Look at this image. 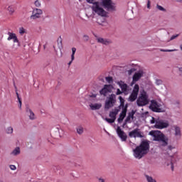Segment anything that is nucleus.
<instances>
[{
  "mask_svg": "<svg viewBox=\"0 0 182 182\" xmlns=\"http://www.w3.org/2000/svg\"><path fill=\"white\" fill-rule=\"evenodd\" d=\"M102 6L107 11H114L116 6H114V3L112 0H102Z\"/></svg>",
  "mask_w": 182,
  "mask_h": 182,
  "instance_id": "nucleus-7",
  "label": "nucleus"
},
{
  "mask_svg": "<svg viewBox=\"0 0 182 182\" xmlns=\"http://www.w3.org/2000/svg\"><path fill=\"white\" fill-rule=\"evenodd\" d=\"M23 33H25V28H23V27H21L19 28V34L20 35H23Z\"/></svg>",
  "mask_w": 182,
  "mask_h": 182,
  "instance_id": "nucleus-40",
  "label": "nucleus"
},
{
  "mask_svg": "<svg viewBox=\"0 0 182 182\" xmlns=\"http://www.w3.org/2000/svg\"><path fill=\"white\" fill-rule=\"evenodd\" d=\"M150 151V141L145 139L141 141L139 146L133 149L135 159L140 160Z\"/></svg>",
  "mask_w": 182,
  "mask_h": 182,
  "instance_id": "nucleus-1",
  "label": "nucleus"
},
{
  "mask_svg": "<svg viewBox=\"0 0 182 182\" xmlns=\"http://www.w3.org/2000/svg\"><path fill=\"white\" fill-rule=\"evenodd\" d=\"M119 100L120 101V106H122V107H124V99H123L122 96H119Z\"/></svg>",
  "mask_w": 182,
  "mask_h": 182,
  "instance_id": "nucleus-27",
  "label": "nucleus"
},
{
  "mask_svg": "<svg viewBox=\"0 0 182 182\" xmlns=\"http://www.w3.org/2000/svg\"><path fill=\"white\" fill-rule=\"evenodd\" d=\"M7 134H12L14 133V128L12 127H7L6 130Z\"/></svg>",
  "mask_w": 182,
  "mask_h": 182,
  "instance_id": "nucleus-25",
  "label": "nucleus"
},
{
  "mask_svg": "<svg viewBox=\"0 0 182 182\" xmlns=\"http://www.w3.org/2000/svg\"><path fill=\"white\" fill-rule=\"evenodd\" d=\"M176 49L168 50V49H160L161 52H176Z\"/></svg>",
  "mask_w": 182,
  "mask_h": 182,
  "instance_id": "nucleus-33",
  "label": "nucleus"
},
{
  "mask_svg": "<svg viewBox=\"0 0 182 182\" xmlns=\"http://www.w3.org/2000/svg\"><path fill=\"white\" fill-rule=\"evenodd\" d=\"M178 69L179 72L181 73V74H180V76H182V67H178Z\"/></svg>",
  "mask_w": 182,
  "mask_h": 182,
  "instance_id": "nucleus-53",
  "label": "nucleus"
},
{
  "mask_svg": "<svg viewBox=\"0 0 182 182\" xmlns=\"http://www.w3.org/2000/svg\"><path fill=\"white\" fill-rule=\"evenodd\" d=\"M129 107V105L126 104L124 105V107H122V110H124V112H127V108Z\"/></svg>",
  "mask_w": 182,
  "mask_h": 182,
  "instance_id": "nucleus-45",
  "label": "nucleus"
},
{
  "mask_svg": "<svg viewBox=\"0 0 182 182\" xmlns=\"http://www.w3.org/2000/svg\"><path fill=\"white\" fill-rule=\"evenodd\" d=\"M174 131H175V136L176 140H180L181 139V129L180 127L174 126Z\"/></svg>",
  "mask_w": 182,
  "mask_h": 182,
  "instance_id": "nucleus-13",
  "label": "nucleus"
},
{
  "mask_svg": "<svg viewBox=\"0 0 182 182\" xmlns=\"http://www.w3.org/2000/svg\"><path fill=\"white\" fill-rule=\"evenodd\" d=\"M76 53V48L73 47L72 48V55H71V59L72 60H75V54Z\"/></svg>",
  "mask_w": 182,
  "mask_h": 182,
  "instance_id": "nucleus-26",
  "label": "nucleus"
},
{
  "mask_svg": "<svg viewBox=\"0 0 182 182\" xmlns=\"http://www.w3.org/2000/svg\"><path fill=\"white\" fill-rule=\"evenodd\" d=\"M77 133L78 134H82L83 133V128L80 127L77 128Z\"/></svg>",
  "mask_w": 182,
  "mask_h": 182,
  "instance_id": "nucleus-35",
  "label": "nucleus"
},
{
  "mask_svg": "<svg viewBox=\"0 0 182 182\" xmlns=\"http://www.w3.org/2000/svg\"><path fill=\"white\" fill-rule=\"evenodd\" d=\"M57 43H58V46L59 49H62L63 46H62V37L61 36H60L58 38Z\"/></svg>",
  "mask_w": 182,
  "mask_h": 182,
  "instance_id": "nucleus-24",
  "label": "nucleus"
},
{
  "mask_svg": "<svg viewBox=\"0 0 182 182\" xmlns=\"http://www.w3.org/2000/svg\"><path fill=\"white\" fill-rule=\"evenodd\" d=\"M31 112H32V109H30L29 107H26V112L27 113H31Z\"/></svg>",
  "mask_w": 182,
  "mask_h": 182,
  "instance_id": "nucleus-52",
  "label": "nucleus"
},
{
  "mask_svg": "<svg viewBox=\"0 0 182 182\" xmlns=\"http://www.w3.org/2000/svg\"><path fill=\"white\" fill-rule=\"evenodd\" d=\"M147 114H149V112H145V113H143V114H142V117H144V116H146V115H147Z\"/></svg>",
  "mask_w": 182,
  "mask_h": 182,
  "instance_id": "nucleus-58",
  "label": "nucleus"
},
{
  "mask_svg": "<svg viewBox=\"0 0 182 182\" xmlns=\"http://www.w3.org/2000/svg\"><path fill=\"white\" fill-rule=\"evenodd\" d=\"M97 41L98 43H102V45H109L110 43V41H107V39H105L103 38H97Z\"/></svg>",
  "mask_w": 182,
  "mask_h": 182,
  "instance_id": "nucleus-18",
  "label": "nucleus"
},
{
  "mask_svg": "<svg viewBox=\"0 0 182 182\" xmlns=\"http://www.w3.org/2000/svg\"><path fill=\"white\" fill-rule=\"evenodd\" d=\"M173 105H174L175 106H176V107H178V109H180V100H175L173 102Z\"/></svg>",
  "mask_w": 182,
  "mask_h": 182,
  "instance_id": "nucleus-32",
  "label": "nucleus"
},
{
  "mask_svg": "<svg viewBox=\"0 0 182 182\" xmlns=\"http://www.w3.org/2000/svg\"><path fill=\"white\" fill-rule=\"evenodd\" d=\"M92 11L100 16H107V12L103 8L100 7L99 2L93 3Z\"/></svg>",
  "mask_w": 182,
  "mask_h": 182,
  "instance_id": "nucleus-5",
  "label": "nucleus"
},
{
  "mask_svg": "<svg viewBox=\"0 0 182 182\" xmlns=\"http://www.w3.org/2000/svg\"><path fill=\"white\" fill-rule=\"evenodd\" d=\"M156 122H157V120H156L154 117H152V119L150 121V123L151 124H154V123L156 124Z\"/></svg>",
  "mask_w": 182,
  "mask_h": 182,
  "instance_id": "nucleus-47",
  "label": "nucleus"
},
{
  "mask_svg": "<svg viewBox=\"0 0 182 182\" xmlns=\"http://www.w3.org/2000/svg\"><path fill=\"white\" fill-rule=\"evenodd\" d=\"M149 135L154 137V141H161V146L164 147L168 144V137L159 130L149 132Z\"/></svg>",
  "mask_w": 182,
  "mask_h": 182,
  "instance_id": "nucleus-2",
  "label": "nucleus"
},
{
  "mask_svg": "<svg viewBox=\"0 0 182 182\" xmlns=\"http://www.w3.org/2000/svg\"><path fill=\"white\" fill-rule=\"evenodd\" d=\"M43 14V11H42V9H34L32 12V15L30 16L31 19H38L41 18V15Z\"/></svg>",
  "mask_w": 182,
  "mask_h": 182,
  "instance_id": "nucleus-11",
  "label": "nucleus"
},
{
  "mask_svg": "<svg viewBox=\"0 0 182 182\" xmlns=\"http://www.w3.org/2000/svg\"><path fill=\"white\" fill-rule=\"evenodd\" d=\"M180 49L182 50V44L180 46Z\"/></svg>",
  "mask_w": 182,
  "mask_h": 182,
  "instance_id": "nucleus-64",
  "label": "nucleus"
},
{
  "mask_svg": "<svg viewBox=\"0 0 182 182\" xmlns=\"http://www.w3.org/2000/svg\"><path fill=\"white\" fill-rule=\"evenodd\" d=\"M149 109L155 113H166V107L154 100L151 101Z\"/></svg>",
  "mask_w": 182,
  "mask_h": 182,
  "instance_id": "nucleus-3",
  "label": "nucleus"
},
{
  "mask_svg": "<svg viewBox=\"0 0 182 182\" xmlns=\"http://www.w3.org/2000/svg\"><path fill=\"white\" fill-rule=\"evenodd\" d=\"M34 5H36L37 8H39V6H41V1H39V0H36L34 3Z\"/></svg>",
  "mask_w": 182,
  "mask_h": 182,
  "instance_id": "nucleus-43",
  "label": "nucleus"
},
{
  "mask_svg": "<svg viewBox=\"0 0 182 182\" xmlns=\"http://www.w3.org/2000/svg\"><path fill=\"white\" fill-rule=\"evenodd\" d=\"M128 122H126V119L124 120V122L122 125V127H124V126H126Z\"/></svg>",
  "mask_w": 182,
  "mask_h": 182,
  "instance_id": "nucleus-59",
  "label": "nucleus"
},
{
  "mask_svg": "<svg viewBox=\"0 0 182 182\" xmlns=\"http://www.w3.org/2000/svg\"><path fill=\"white\" fill-rule=\"evenodd\" d=\"M144 72L140 70L138 72L135 73L132 77V82H131V86H133L136 82H139L141 77H143Z\"/></svg>",
  "mask_w": 182,
  "mask_h": 182,
  "instance_id": "nucleus-10",
  "label": "nucleus"
},
{
  "mask_svg": "<svg viewBox=\"0 0 182 182\" xmlns=\"http://www.w3.org/2000/svg\"><path fill=\"white\" fill-rule=\"evenodd\" d=\"M168 150H173V149H174V147H173L171 145L168 146Z\"/></svg>",
  "mask_w": 182,
  "mask_h": 182,
  "instance_id": "nucleus-56",
  "label": "nucleus"
},
{
  "mask_svg": "<svg viewBox=\"0 0 182 182\" xmlns=\"http://www.w3.org/2000/svg\"><path fill=\"white\" fill-rule=\"evenodd\" d=\"M9 37L7 38V41H11L13 39L14 43L19 42V40H18V37H16V34L14 33L9 32L8 33Z\"/></svg>",
  "mask_w": 182,
  "mask_h": 182,
  "instance_id": "nucleus-14",
  "label": "nucleus"
},
{
  "mask_svg": "<svg viewBox=\"0 0 182 182\" xmlns=\"http://www.w3.org/2000/svg\"><path fill=\"white\" fill-rule=\"evenodd\" d=\"M156 8H157V9H159V11H161L162 12H166V9H164L163 6H161L159 4L156 5Z\"/></svg>",
  "mask_w": 182,
  "mask_h": 182,
  "instance_id": "nucleus-29",
  "label": "nucleus"
},
{
  "mask_svg": "<svg viewBox=\"0 0 182 182\" xmlns=\"http://www.w3.org/2000/svg\"><path fill=\"white\" fill-rule=\"evenodd\" d=\"M14 87L16 89V95L17 96V99H18V103H19L18 107H19V109H22V100H21V98L19 97V93H18V89L16 88V86L14 85Z\"/></svg>",
  "mask_w": 182,
  "mask_h": 182,
  "instance_id": "nucleus-20",
  "label": "nucleus"
},
{
  "mask_svg": "<svg viewBox=\"0 0 182 182\" xmlns=\"http://www.w3.org/2000/svg\"><path fill=\"white\" fill-rule=\"evenodd\" d=\"M107 85H105L104 87L100 91V95H103V96H106L107 93H109V90H107Z\"/></svg>",
  "mask_w": 182,
  "mask_h": 182,
  "instance_id": "nucleus-22",
  "label": "nucleus"
},
{
  "mask_svg": "<svg viewBox=\"0 0 182 182\" xmlns=\"http://www.w3.org/2000/svg\"><path fill=\"white\" fill-rule=\"evenodd\" d=\"M117 133L119 137L121 139L122 141H126V140H127V134H126L124 131L122 130L120 127H117Z\"/></svg>",
  "mask_w": 182,
  "mask_h": 182,
  "instance_id": "nucleus-12",
  "label": "nucleus"
},
{
  "mask_svg": "<svg viewBox=\"0 0 182 182\" xmlns=\"http://www.w3.org/2000/svg\"><path fill=\"white\" fill-rule=\"evenodd\" d=\"M117 85H119L122 92H127V84L124 83L123 81H120L117 82Z\"/></svg>",
  "mask_w": 182,
  "mask_h": 182,
  "instance_id": "nucleus-16",
  "label": "nucleus"
},
{
  "mask_svg": "<svg viewBox=\"0 0 182 182\" xmlns=\"http://www.w3.org/2000/svg\"><path fill=\"white\" fill-rule=\"evenodd\" d=\"M122 93H123V92H122V91L120 90V89H117V92H116V95H122Z\"/></svg>",
  "mask_w": 182,
  "mask_h": 182,
  "instance_id": "nucleus-49",
  "label": "nucleus"
},
{
  "mask_svg": "<svg viewBox=\"0 0 182 182\" xmlns=\"http://www.w3.org/2000/svg\"><path fill=\"white\" fill-rule=\"evenodd\" d=\"M147 8H148V9H150V0H148Z\"/></svg>",
  "mask_w": 182,
  "mask_h": 182,
  "instance_id": "nucleus-54",
  "label": "nucleus"
},
{
  "mask_svg": "<svg viewBox=\"0 0 182 182\" xmlns=\"http://www.w3.org/2000/svg\"><path fill=\"white\" fill-rule=\"evenodd\" d=\"M138 94H136L134 92H132L128 98V102H133L137 99Z\"/></svg>",
  "mask_w": 182,
  "mask_h": 182,
  "instance_id": "nucleus-17",
  "label": "nucleus"
},
{
  "mask_svg": "<svg viewBox=\"0 0 182 182\" xmlns=\"http://www.w3.org/2000/svg\"><path fill=\"white\" fill-rule=\"evenodd\" d=\"M82 39H83L84 42H88L89 39H90V37L87 35H84L82 36Z\"/></svg>",
  "mask_w": 182,
  "mask_h": 182,
  "instance_id": "nucleus-37",
  "label": "nucleus"
},
{
  "mask_svg": "<svg viewBox=\"0 0 182 182\" xmlns=\"http://www.w3.org/2000/svg\"><path fill=\"white\" fill-rule=\"evenodd\" d=\"M139 90H140V87H139V85L136 84L134 87L133 90H132V93H135L136 95H139Z\"/></svg>",
  "mask_w": 182,
  "mask_h": 182,
  "instance_id": "nucleus-23",
  "label": "nucleus"
},
{
  "mask_svg": "<svg viewBox=\"0 0 182 182\" xmlns=\"http://www.w3.org/2000/svg\"><path fill=\"white\" fill-rule=\"evenodd\" d=\"M7 10L9 11V12H10L11 14H14V12H15V9H14V7L12 6H10L7 8Z\"/></svg>",
  "mask_w": 182,
  "mask_h": 182,
  "instance_id": "nucleus-30",
  "label": "nucleus"
},
{
  "mask_svg": "<svg viewBox=\"0 0 182 182\" xmlns=\"http://www.w3.org/2000/svg\"><path fill=\"white\" fill-rule=\"evenodd\" d=\"M176 2H182V0H176Z\"/></svg>",
  "mask_w": 182,
  "mask_h": 182,
  "instance_id": "nucleus-63",
  "label": "nucleus"
},
{
  "mask_svg": "<svg viewBox=\"0 0 182 182\" xmlns=\"http://www.w3.org/2000/svg\"><path fill=\"white\" fill-rule=\"evenodd\" d=\"M88 4H93V0H86Z\"/></svg>",
  "mask_w": 182,
  "mask_h": 182,
  "instance_id": "nucleus-57",
  "label": "nucleus"
},
{
  "mask_svg": "<svg viewBox=\"0 0 182 182\" xmlns=\"http://www.w3.org/2000/svg\"><path fill=\"white\" fill-rule=\"evenodd\" d=\"M149 95H147L146 92H144L141 93L140 96L138 97L136 105L140 107L149 105Z\"/></svg>",
  "mask_w": 182,
  "mask_h": 182,
  "instance_id": "nucleus-4",
  "label": "nucleus"
},
{
  "mask_svg": "<svg viewBox=\"0 0 182 182\" xmlns=\"http://www.w3.org/2000/svg\"><path fill=\"white\" fill-rule=\"evenodd\" d=\"M126 114H127V112L122 109V112L119 114V117H122V119H124V117H126Z\"/></svg>",
  "mask_w": 182,
  "mask_h": 182,
  "instance_id": "nucleus-28",
  "label": "nucleus"
},
{
  "mask_svg": "<svg viewBox=\"0 0 182 182\" xmlns=\"http://www.w3.org/2000/svg\"><path fill=\"white\" fill-rule=\"evenodd\" d=\"M129 136L131 138H139V139H143L144 136H143V133L140 131L139 128H136L135 129L129 132Z\"/></svg>",
  "mask_w": 182,
  "mask_h": 182,
  "instance_id": "nucleus-9",
  "label": "nucleus"
},
{
  "mask_svg": "<svg viewBox=\"0 0 182 182\" xmlns=\"http://www.w3.org/2000/svg\"><path fill=\"white\" fill-rule=\"evenodd\" d=\"M169 124L168 121L167 120H163V119H156L155 127L156 129H167L168 127Z\"/></svg>",
  "mask_w": 182,
  "mask_h": 182,
  "instance_id": "nucleus-8",
  "label": "nucleus"
},
{
  "mask_svg": "<svg viewBox=\"0 0 182 182\" xmlns=\"http://www.w3.org/2000/svg\"><path fill=\"white\" fill-rule=\"evenodd\" d=\"M120 109H122V106H120V105H119V106L118 107L117 110H120Z\"/></svg>",
  "mask_w": 182,
  "mask_h": 182,
  "instance_id": "nucleus-62",
  "label": "nucleus"
},
{
  "mask_svg": "<svg viewBox=\"0 0 182 182\" xmlns=\"http://www.w3.org/2000/svg\"><path fill=\"white\" fill-rule=\"evenodd\" d=\"M98 181L99 182H105V179L102 178H98Z\"/></svg>",
  "mask_w": 182,
  "mask_h": 182,
  "instance_id": "nucleus-55",
  "label": "nucleus"
},
{
  "mask_svg": "<svg viewBox=\"0 0 182 182\" xmlns=\"http://www.w3.org/2000/svg\"><path fill=\"white\" fill-rule=\"evenodd\" d=\"M105 120L107 122V123H114V119L112 118H105Z\"/></svg>",
  "mask_w": 182,
  "mask_h": 182,
  "instance_id": "nucleus-34",
  "label": "nucleus"
},
{
  "mask_svg": "<svg viewBox=\"0 0 182 182\" xmlns=\"http://www.w3.org/2000/svg\"><path fill=\"white\" fill-rule=\"evenodd\" d=\"M171 170L173 171V170H174V165L173 164V160H171Z\"/></svg>",
  "mask_w": 182,
  "mask_h": 182,
  "instance_id": "nucleus-51",
  "label": "nucleus"
},
{
  "mask_svg": "<svg viewBox=\"0 0 182 182\" xmlns=\"http://www.w3.org/2000/svg\"><path fill=\"white\" fill-rule=\"evenodd\" d=\"M9 168L13 171L16 170V166L15 165H10Z\"/></svg>",
  "mask_w": 182,
  "mask_h": 182,
  "instance_id": "nucleus-48",
  "label": "nucleus"
},
{
  "mask_svg": "<svg viewBox=\"0 0 182 182\" xmlns=\"http://www.w3.org/2000/svg\"><path fill=\"white\" fill-rule=\"evenodd\" d=\"M90 108H91V110H99V109H100V107H102V104H98V103H96V104H91L90 105Z\"/></svg>",
  "mask_w": 182,
  "mask_h": 182,
  "instance_id": "nucleus-19",
  "label": "nucleus"
},
{
  "mask_svg": "<svg viewBox=\"0 0 182 182\" xmlns=\"http://www.w3.org/2000/svg\"><path fill=\"white\" fill-rule=\"evenodd\" d=\"M124 119V118H122V117H119L118 118V119H117L118 120V123H122V122H123Z\"/></svg>",
  "mask_w": 182,
  "mask_h": 182,
  "instance_id": "nucleus-50",
  "label": "nucleus"
},
{
  "mask_svg": "<svg viewBox=\"0 0 182 182\" xmlns=\"http://www.w3.org/2000/svg\"><path fill=\"white\" fill-rule=\"evenodd\" d=\"M105 80H107L109 83H112L113 82V77H106Z\"/></svg>",
  "mask_w": 182,
  "mask_h": 182,
  "instance_id": "nucleus-39",
  "label": "nucleus"
},
{
  "mask_svg": "<svg viewBox=\"0 0 182 182\" xmlns=\"http://www.w3.org/2000/svg\"><path fill=\"white\" fill-rule=\"evenodd\" d=\"M90 97H96V94H92V95H90Z\"/></svg>",
  "mask_w": 182,
  "mask_h": 182,
  "instance_id": "nucleus-61",
  "label": "nucleus"
},
{
  "mask_svg": "<svg viewBox=\"0 0 182 182\" xmlns=\"http://www.w3.org/2000/svg\"><path fill=\"white\" fill-rule=\"evenodd\" d=\"M134 72H136V68H131L129 70H128V75H132V73H134Z\"/></svg>",
  "mask_w": 182,
  "mask_h": 182,
  "instance_id": "nucleus-42",
  "label": "nucleus"
},
{
  "mask_svg": "<svg viewBox=\"0 0 182 182\" xmlns=\"http://www.w3.org/2000/svg\"><path fill=\"white\" fill-rule=\"evenodd\" d=\"M178 36H180V34L173 35L171 37L170 41H174V39H176V38H178Z\"/></svg>",
  "mask_w": 182,
  "mask_h": 182,
  "instance_id": "nucleus-44",
  "label": "nucleus"
},
{
  "mask_svg": "<svg viewBox=\"0 0 182 182\" xmlns=\"http://www.w3.org/2000/svg\"><path fill=\"white\" fill-rule=\"evenodd\" d=\"M21 154V148L16 147L14 151L11 153V156H18Z\"/></svg>",
  "mask_w": 182,
  "mask_h": 182,
  "instance_id": "nucleus-21",
  "label": "nucleus"
},
{
  "mask_svg": "<svg viewBox=\"0 0 182 182\" xmlns=\"http://www.w3.org/2000/svg\"><path fill=\"white\" fill-rule=\"evenodd\" d=\"M109 117H111L112 119H114V120H116V114H114L113 112H110Z\"/></svg>",
  "mask_w": 182,
  "mask_h": 182,
  "instance_id": "nucleus-38",
  "label": "nucleus"
},
{
  "mask_svg": "<svg viewBox=\"0 0 182 182\" xmlns=\"http://www.w3.org/2000/svg\"><path fill=\"white\" fill-rule=\"evenodd\" d=\"M134 114H136V111L134 110H132V112L128 113V116L127 117V118L125 119L126 122H129L132 123V122L130 121L131 119H134Z\"/></svg>",
  "mask_w": 182,
  "mask_h": 182,
  "instance_id": "nucleus-15",
  "label": "nucleus"
},
{
  "mask_svg": "<svg viewBox=\"0 0 182 182\" xmlns=\"http://www.w3.org/2000/svg\"><path fill=\"white\" fill-rule=\"evenodd\" d=\"M105 86H107L106 89L107 90H108V93H110V92H112V87H113V86L112 85H105Z\"/></svg>",
  "mask_w": 182,
  "mask_h": 182,
  "instance_id": "nucleus-36",
  "label": "nucleus"
},
{
  "mask_svg": "<svg viewBox=\"0 0 182 182\" xmlns=\"http://www.w3.org/2000/svg\"><path fill=\"white\" fill-rule=\"evenodd\" d=\"M120 112V109H114V111H112V113L117 116V114Z\"/></svg>",
  "mask_w": 182,
  "mask_h": 182,
  "instance_id": "nucleus-46",
  "label": "nucleus"
},
{
  "mask_svg": "<svg viewBox=\"0 0 182 182\" xmlns=\"http://www.w3.org/2000/svg\"><path fill=\"white\" fill-rule=\"evenodd\" d=\"M73 62V60H72V58H71V60L68 63V65L70 66V65H72Z\"/></svg>",
  "mask_w": 182,
  "mask_h": 182,
  "instance_id": "nucleus-60",
  "label": "nucleus"
},
{
  "mask_svg": "<svg viewBox=\"0 0 182 182\" xmlns=\"http://www.w3.org/2000/svg\"><path fill=\"white\" fill-rule=\"evenodd\" d=\"M29 113H30V114H29L30 120H35V113H33V112H32V111Z\"/></svg>",
  "mask_w": 182,
  "mask_h": 182,
  "instance_id": "nucleus-31",
  "label": "nucleus"
},
{
  "mask_svg": "<svg viewBox=\"0 0 182 182\" xmlns=\"http://www.w3.org/2000/svg\"><path fill=\"white\" fill-rule=\"evenodd\" d=\"M114 103H116V95L112 94L108 97V100L105 101V109H110L114 106Z\"/></svg>",
  "mask_w": 182,
  "mask_h": 182,
  "instance_id": "nucleus-6",
  "label": "nucleus"
},
{
  "mask_svg": "<svg viewBox=\"0 0 182 182\" xmlns=\"http://www.w3.org/2000/svg\"><path fill=\"white\" fill-rule=\"evenodd\" d=\"M156 85H157V86H160V85H163V80H156Z\"/></svg>",
  "mask_w": 182,
  "mask_h": 182,
  "instance_id": "nucleus-41",
  "label": "nucleus"
}]
</instances>
